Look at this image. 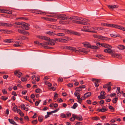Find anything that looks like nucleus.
I'll return each instance as SVG.
<instances>
[{"label":"nucleus","mask_w":125,"mask_h":125,"mask_svg":"<svg viewBox=\"0 0 125 125\" xmlns=\"http://www.w3.org/2000/svg\"><path fill=\"white\" fill-rule=\"evenodd\" d=\"M96 45L97 46H99L100 47H104L105 48H107L104 50V52L105 53H110L112 52V50L111 49L112 47L110 45L105 43H101L99 42L97 43Z\"/></svg>","instance_id":"obj_1"},{"label":"nucleus","mask_w":125,"mask_h":125,"mask_svg":"<svg viewBox=\"0 0 125 125\" xmlns=\"http://www.w3.org/2000/svg\"><path fill=\"white\" fill-rule=\"evenodd\" d=\"M29 24L24 22H16V28H21L23 29L28 30L29 29Z\"/></svg>","instance_id":"obj_2"},{"label":"nucleus","mask_w":125,"mask_h":125,"mask_svg":"<svg viewBox=\"0 0 125 125\" xmlns=\"http://www.w3.org/2000/svg\"><path fill=\"white\" fill-rule=\"evenodd\" d=\"M64 48L71 50V51H74L75 52H82L85 53H87L88 52L85 49L82 48H80L79 49V50H76V49L74 47L70 46H66Z\"/></svg>","instance_id":"obj_3"},{"label":"nucleus","mask_w":125,"mask_h":125,"mask_svg":"<svg viewBox=\"0 0 125 125\" xmlns=\"http://www.w3.org/2000/svg\"><path fill=\"white\" fill-rule=\"evenodd\" d=\"M103 25L104 26L111 27L114 28L125 31V28H124L122 26L117 25H115L114 24L107 23H104V24Z\"/></svg>","instance_id":"obj_4"},{"label":"nucleus","mask_w":125,"mask_h":125,"mask_svg":"<svg viewBox=\"0 0 125 125\" xmlns=\"http://www.w3.org/2000/svg\"><path fill=\"white\" fill-rule=\"evenodd\" d=\"M66 16V15L64 14H60L57 15V17L58 19L67 20L69 18L68 17H65Z\"/></svg>","instance_id":"obj_5"},{"label":"nucleus","mask_w":125,"mask_h":125,"mask_svg":"<svg viewBox=\"0 0 125 125\" xmlns=\"http://www.w3.org/2000/svg\"><path fill=\"white\" fill-rule=\"evenodd\" d=\"M83 28L81 29V31L87 32H90L94 33H96V31H90L88 29L89 27L87 26H83Z\"/></svg>","instance_id":"obj_6"},{"label":"nucleus","mask_w":125,"mask_h":125,"mask_svg":"<svg viewBox=\"0 0 125 125\" xmlns=\"http://www.w3.org/2000/svg\"><path fill=\"white\" fill-rule=\"evenodd\" d=\"M92 81L93 82L94 81H95V85L96 87H97L98 86L99 84V83L100 82V81L99 80L93 78L92 79Z\"/></svg>","instance_id":"obj_7"},{"label":"nucleus","mask_w":125,"mask_h":125,"mask_svg":"<svg viewBox=\"0 0 125 125\" xmlns=\"http://www.w3.org/2000/svg\"><path fill=\"white\" fill-rule=\"evenodd\" d=\"M66 31L68 33H71L72 34H75L78 36L80 35V34L79 33L76 32H72L71 30H66Z\"/></svg>","instance_id":"obj_8"},{"label":"nucleus","mask_w":125,"mask_h":125,"mask_svg":"<svg viewBox=\"0 0 125 125\" xmlns=\"http://www.w3.org/2000/svg\"><path fill=\"white\" fill-rule=\"evenodd\" d=\"M105 94V92L104 91H102L100 93L101 95L98 96V98L99 99H104L105 97L103 96Z\"/></svg>","instance_id":"obj_9"},{"label":"nucleus","mask_w":125,"mask_h":125,"mask_svg":"<svg viewBox=\"0 0 125 125\" xmlns=\"http://www.w3.org/2000/svg\"><path fill=\"white\" fill-rule=\"evenodd\" d=\"M16 111H17V113L19 114L21 117H23L24 116V114L23 113L21 112L20 110L18 109L17 106H16Z\"/></svg>","instance_id":"obj_10"},{"label":"nucleus","mask_w":125,"mask_h":125,"mask_svg":"<svg viewBox=\"0 0 125 125\" xmlns=\"http://www.w3.org/2000/svg\"><path fill=\"white\" fill-rule=\"evenodd\" d=\"M48 41L49 42L48 45L52 46L55 44V43L54 39H50Z\"/></svg>","instance_id":"obj_11"},{"label":"nucleus","mask_w":125,"mask_h":125,"mask_svg":"<svg viewBox=\"0 0 125 125\" xmlns=\"http://www.w3.org/2000/svg\"><path fill=\"white\" fill-rule=\"evenodd\" d=\"M78 20L81 21L86 22H89V21L85 18H83L81 17H78Z\"/></svg>","instance_id":"obj_12"},{"label":"nucleus","mask_w":125,"mask_h":125,"mask_svg":"<svg viewBox=\"0 0 125 125\" xmlns=\"http://www.w3.org/2000/svg\"><path fill=\"white\" fill-rule=\"evenodd\" d=\"M35 13L36 14H46V13L45 12L41 11V10H35Z\"/></svg>","instance_id":"obj_13"},{"label":"nucleus","mask_w":125,"mask_h":125,"mask_svg":"<svg viewBox=\"0 0 125 125\" xmlns=\"http://www.w3.org/2000/svg\"><path fill=\"white\" fill-rule=\"evenodd\" d=\"M20 70H16V75H17V77L18 78L20 77L22 75V73L20 72Z\"/></svg>","instance_id":"obj_14"},{"label":"nucleus","mask_w":125,"mask_h":125,"mask_svg":"<svg viewBox=\"0 0 125 125\" xmlns=\"http://www.w3.org/2000/svg\"><path fill=\"white\" fill-rule=\"evenodd\" d=\"M0 12L4 13L9 14H11L12 13V12L11 11H10L8 10H0Z\"/></svg>","instance_id":"obj_15"},{"label":"nucleus","mask_w":125,"mask_h":125,"mask_svg":"<svg viewBox=\"0 0 125 125\" xmlns=\"http://www.w3.org/2000/svg\"><path fill=\"white\" fill-rule=\"evenodd\" d=\"M117 47L119 50H123L125 49V46L123 45H118L117 46Z\"/></svg>","instance_id":"obj_16"},{"label":"nucleus","mask_w":125,"mask_h":125,"mask_svg":"<svg viewBox=\"0 0 125 125\" xmlns=\"http://www.w3.org/2000/svg\"><path fill=\"white\" fill-rule=\"evenodd\" d=\"M54 31H47L45 33L46 34H49L50 36H54L55 35L54 33Z\"/></svg>","instance_id":"obj_17"},{"label":"nucleus","mask_w":125,"mask_h":125,"mask_svg":"<svg viewBox=\"0 0 125 125\" xmlns=\"http://www.w3.org/2000/svg\"><path fill=\"white\" fill-rule=\"evenodd\" d=\"M100 39L101 40H105V41H109L111 40V39L107 38L106 37L103 36H101V37Z\"/></svg>","instance_id":"obj_18"},{"label":"nucleus","mask_w":125,"mask_h":125,"mask_svg":"<svg viewBox=\"0 0 125 125\" xmlns=\"http://www.w3.org/2000/svg\"><path fill=\"white\" fill-rule=\"evenodd\" d=\"M111 36L113 37H120V35L118 34H110Z\"/></svg>","instance_id":"obj_19"},{"label":"nucleus","mask_w":125,"mask_h":125,"mask_svg":"<svg viewBox=\"0 0 125 125\" xmlns=\"http://www.w3.org/2000/svg\"><path fill=\"white\" fill-rule=\"evenodd\" d=\"M79 24H83L84 25H89L90 23L89 22H86L84 21H79Z\"/></svg>","instance_id":"obj_20"},{"label":"nucleus","mask_w":125,"mask_h":125,"mask_svg":"<svg viewBox=\"0 0 125 125\" xmlns=\"http://www.w3.org/2000/svg\"><path fill=\"white\" fill-rule=\"evenodd\" d=\"M83 44L84 46L86 47H88L89 48V47H90V46H91L90 45V44L88 43L87 42L86 43L83 42Z\"/></svg>","instance_id":"obj_21"},{"label":"nucleus","mask_w":125,"mask_h":125,"mask_svg":"<svg viewBox=\"0 0 125 125\" xmlns=\"http://www.w3.org/2000/svg\"><path fill=\"white\" fill-rule=\"evenodd\" d=\"M43 117L42 115H39L38 117V120L40 122H42L43 121Z\"/></svg>","instance_id":"obj_22"},{"label":"nucleus","mask_w":125,"mask_h":125,"mask_svg":"<svg viewBox=\"0 0 125 125\" xmlns=\"http://www.w3.org/2000/svg\"><path fill=\"white\" fill-rule=\"evenodd\" d=\"M108 7L110 9H114L117 8V6L116 5H108Z\"/></svg>","instance_id":"obj_23"},{"label":"nucleus","mask_w":125,"mask_h":125,"mask_svg":"<svg viewBox=\"0 0 125 125\" xmlns=\"http://www.w3.org/2000/svg\"><path fill=\"white\" fill-rule=\"evenodd\" d=\"M59 22L60 24H65L68 23V21H65L60 20L59 21Z\"/></svg>","instance_id":"obj_24"},{"label":"nucleus","mask_w":125,"mask_h":125,"mask_svg":"<svg viewBox=\"0 0 125 125\" xmlns=\"http://www.w3.org/2000/svg\"><path fill=\"white\" fill-rule=\"evenodd\" d=\"M75 118H76L77 120H79L80 121H82L83 120V119L82 116L78 117L75 115Z\"/></svg>","instance_id":"obj_25"},{"label":"nucleus","mask_w":125,"mask_h":125,"mask_svg":"<svg viewBox=\"0 0 125 125\" xmlns=\"http://www.w3.org/2000/svg\"><path fill=\"white\" fill-rule=\"evenodd\" d=\"M91 94V93L90 92H88L87 93H86L84 94V95L85 96L86 95V98H87L88 97H89Z\"/></svg>","instance_id":"obj_26"},{"label":"nucleus","mask_w":125,"mask_h":125,"mask_svg":"<svg viewBox=\"0 0 125 125\" xmlns=\"http://www.w3.org/2000/svg\"><path fill=\"white\" fill-rule=\"evenodd\" d=\"M68 17L69 18L67 19V20H68V19H76V20H78V18H78V17H77V16H73L72 17H70V18H69V17Z\"/></svg>","instance_id":"obj_27"},{"label":"nucleus","mask_w":125,"mask_h":125,"mask_svg":"<svg viewBox=\"0 0 125 125\" xmlns=\"http://www.w3.org/2000/svg\"><path fill=\"white\" fill-rule=\"evenodd\" d=\"M21 42L20 41H16V47H21V46L20 44H21Z\"/></svg>","instance_id":"obj_28"},{"label":"nucleus","mask_w":125,"mask_h":125,"mask_svg":"<svg viewBox=\"0 0 125 125\" xmlns=\"http://www.w3.org/2000/svg\"><path fill=\"white\" fill-rule=\"evenodd\" d=\"M111 82H109V83H108L105 84L104 85H103V87L104 88H105L107 87L108 86L110 85Z\"/></svg>","instance_id":"obj_29"},{"label":"nucleus","mask_w":125,"mask_h":125,"mask_svg":"<svg viewBox=\"0 0 125 125\" xmlns=\"http://www.w3.org/2000/svg\"><path fill=\"white\" fill-rule=\"evenodd\" d=\"M9 122L11 124H14L15 123V122L14 121V120L12 119H8Z\"/></svg>","instance_id":"obj_30"},{"label":"nucleus","mask_w":125,"mask_h":125,"mask_svg":"<svg viewBox=\"0 0 125 125\" xmlns=\"http://www.w3.org/2000/svg\"><path fill=\"white\" fill-rule=\"evenodd\" d=\"M72 117H71L70 118V120L71 121H73L75 119V115L74 114H73L72 115Z\"/></svg>","instance_id":"obj_31"},{"label":"nucleus","mask_w":125,"mask_h":125,"mask_svg":"<svg viewBox=\"0 0 125 125\" xmlns=\"http://www.w3.org/2000/svg\"><path fill=\"white\" fill-rule=\"evenodd\" d=\"M101 35H98L96 34H94L93 35V36L94 37L100 39L101 38Z\"/></svg>","instance_id":"obj_32"},{"label":"nucleus","mask_w":125,"mask_h":125,"mask_svg":"<svg viewBox=\"0 0 125 125\" xmlns=\"http://www.w3.org/2000/svg\"><path fill=\"white\" fill-rule=\"evenodd\" d=\"M78 105L76 103H75L73 104V106L71 107V108L73 109H75L77 106Z\"/></svg>","instance_id":"obj_33"},{"label":"nucleus","mask_w":125,"mask_h":125,"mask_svg":"<svg viewBox=\"0 0 125 125\" xmlns=\"http://www.w3.org/2000/svg\"><path fill=\"white\" fill-rule=\"evenodd\" d=\"M67 42V40L66 39H60V42Z\"/></svg>","instance_id":"obj_34"},{"label":"nucleus","mask_w":125,"mask_h":125,"mask_svg":"<svg viewBox=\"0 0 125 125\" xmlns=\"http://www.w3.org/2000/svg\"><path fill=\"white\" fill-rule=\"evenodd\" d=\"M60 116L62 118H66V115L64 113H61L60 114Z\"/></svg>","instance_id":"obj_35"},{"label":"nucleus","mask_w":125,"mask_h":125,"mask_svg":"<svg viewBox=\"0 0 125 125\" xmlns=\"http://www.w3.org/2000/svg\"><path fill=\"white\" fill-rule=\"evenodd\" d=\"M115 57L118 58L119 59H121L122 58L121 55L120 54H116Z\"/></svg>","instance_id":"obj_36"},{"label":"nucleus","mask_w":125,"mask_h":125,"mask_svg":"<svg viewBox=\"0 0 125 125\" xmlns=\"http://www.w3.org/2000/svg\"><path fill=\"white\" fill-rule=\"evenodd\" d=\"M49 43V41H48L47 42H44L43 43H40V44L42 45V46H43L44 45H48Z\"/></svg>","instance_id":"obj_37"},{"label":"nucleus","mask_w":125,"mask_h":125,"mask_svg":"<svg viewBox=\"0 0 125 125\" xmlns=\"http://www.w3.org/2000/svg\"><path fill=\"white\" fill-rule=\"evenodd\" d=\"M92 119L93 120H99V118L98 117L96 116L92 117Z\"/></svg>","instance_id":"obj_38"},{"label":"nucleus","mask_w":125,"mask_h":125,"mask_svg":"<svg viewBox=\"0 0 125 125\" xmlns=\"http://www.w3.org/2000/svg\"><path fill=\"white\" fill-rule=\"evenodd\" d=\"M118 100L117 98H115L113 99L112 100V102L113 103H115Z\"/></svg>","instance_id":"obj_39"},{"label":"nucleus","mask_w":125,"mask_h":125,"mask_svg":"<svg viewBox=\"0 0 125 125\" xmlns=\"http://www.w3.org/2000/svg\"><path fill=\"white\" fill-rule=\"evenodd\" d=\"M35 92L36 93H40L42 92V90L39 88H38L36 89Z\"/></svg>","instance_id":"obj_40"},{"label":"nucleus","mask_w":125,"mask_h":125,"mask_svg":"<svg viewBox=\"0 0 125 125\" xmlns=\"http://www.w3.org/2000/svg\"><path fill=\"white\" fill-rule=\"evenodd\" d=\"M96 56L101 59H103L104 58V56H103L100 55H96Z\"/></svg>","instance_id":"obj_41"},{"label":"nucleus","mask_w":125,"mask_h":125,"mask_svg":"<svg viewBox=\"0 0 125 125\" xmlns=\"http://www.w3.org/2000/svg\"><path fill=\"white\" fill-rule=\"evenodd\" d=\"M1 98L3 100L5 101L8 99V98L6 97L5 96H2Z\"/></svg>","instance_id":"obj_42"},{"label":"nucleus","mask_w":125,"mask_h":125,"mask_svg":"<svg viewBox=\"0 0 125 125\" xmlns=\"http://www.w3.org/2000/svg\"><path fill=\"white\" fill-rule=\"evenodd\" d=\"M11 40L10 39H6L4 40V42H5L10 43L11 42Z\"/></svg>","instance_id":"obj_43"},{"label":"nucleus","mask_w":125,"mask_h":125,"mask_svg":"<svg viewBox=\"0 0 125 125\" xmlns=\"http://www.w3.org/2000/svg\"><path fill=\"white\" fill-rule=\"evenodd\" d=\"M102 112H105L107 111V109L105 108V107H104L103 108L101 109Z\"/></svg>","instance_id":"obj_44"},{"label":"nucleus","mask_w":125,"mask_h":125,"mask_svg":"<svg viewBox=\"0 0 125 125\" xmlns=\"http://www.w3.org/2000/svg\"><path fill=\"white\" fill-rule=\"evenodd\" d=\"M18 32L21 34H23V33H24V30H22L20 29H18Z\"/></svg>","instance_id":"obj_45"},{"label":"nucleus","mask_w":125,"mask_h":125,"mask_svg":"<svg viewBox=\"0 0 125 125\" xmlns=\"http://www.w3.org/2000/svg\"><path fill=\"white\" fill-rule=\"evenodd\" d=\"M56 35L58 36H63L65 35V34L63 33H57Z\"/></svg>","instance_id":"obj_46"},{"label":"nucleus","mask_w":125,"mask_h":125,"mask_svg":"<svg viewBox=\"0 0 125 125\" xmlns=\"http://www.w3.org/2000/svg\"><path fill=\"white\" fill-rule=\"evenodd\" d=\"M21 80L22 82L26 81L27 80V79L25 77H23L21 78Z\"/></svg>","instance_id":"obj_47"},{"label":"nucleus","mask_w":125,"mask_h":125,"mask_svg":"<svg viewBox=\"0 0 125 125\" xmlns=\"http://www.w3.org/2000/svg\"><path fill=\"white\" fill-rule=\"evenodd\" d=\"M43 40H47V41H48L50 39V38H49V37L44 36H43Z\"/></svg>","instance_id":"obj_48"},{"label":"nucleus","mask_w":125,"mask_h":125,"mask_svg":"<svg viewBox=\"0 0 125 125\" xmlns=\"http://www.w3.org/2000/svg\"><path fill=\"white\" fill-rule=\"evenodd\" d=\"M95 28V27H89L88 29H89V30L90 31H94V30H95L94 28Z\"/></svg>","instance_id":"obj_49"},{"label":"nucleus","mask_w":125,"mask_h":125,"mask_svg":"<svg viewBox=\"0 0 125 125\" xmlns=\"http://www.w3.org/2000/svg\"><path fill=\"white\" fill-rule=\"evenodd\" d=\"M75 90L76 91L80 92L82 90V89H81L80 87H77L76 88Z\"/></svg>","instance_id":"obj_50"},{"label":"nucleus","mask_w":125,"mask_h":125,"mask_svg":"<svg viewBox=\"0 0 125 125\" xmlns=\"http://www.w3.org/2000/svg\"><path fill=\"white\" fill-rule=\"evenodd\" d=\"M43 47L45 49H53V47H50L47 46H43Z\"/></svg>","instance_id":"obj_51"},{"label":"nucleus","mask_w":125,"mask_h":125,"mask_svg":"<svg viewBox=\"0 0 125 125\" xmlns=\"http://www.w3.org/2000/svg\"><path fill=\"white\" fill-rule=\"evenodd\" d=\"M36 37L40 39H41L43 40V36L38 35L36 36Z\"/></svg>","instance_id":"obj_52"},{"label":"nucleus","mask_w":125,"mask_h":125,"mask_svg":"<svg viewBox=\"0 0 125 125\" xmlns=\"http://www.w3.org/2000/svg\"><path fill=\"white\" fill-rule=\"evenodd\" d=\"M59 26L54 25L53 29L57 30L59 29Z\"/></svg>","instance_id":"obj_53"},{"label":"nucleus","mask_w":125,"mask_h":125,"mask_svg":"<svg viewBox=\"0 0 125 125\" xmlns=\"http://www.w3.org/2000/svg\"><path fill=\"white\" fill-rule=\"evenodd\" d=\"M95 30H97L98 31L100 30H103V29L102 27H95Z\"/></svg>","instance_id":"obj_54"},{"label":"nucleus","mask_w":125,"mask_h":125,"mask_svg":"<svg viewBox=\"0 0 125 125\" xmlns=\"http://www.w3.org/2000/svg\"><path fill=\"white\" fill-rule=\"evenodd\" d=\"M67 86L70 87H72L73 85V84L72 83H70L67 84Z\"/></svg>","instance_id":"obj_55"},{"label":"nucleus","mask_w":125,"mask_h":125,"mask_svg":"<svg viewBox=\"0 0 125 125\" xmlns=\"http://www.w3.org/2000/svg\"><path fill=\"white\" fill-rule=\"evenodd\" d=\"M38 121L37 120H35L32 121L31 122L33 124H35L37 123Z\"/></svg>","instance_id":"obj_56"},{"label":"nucleus","mask_w":125,"mask_h":125,"mask_svg":"<svg viewBox=\"0 0 125 125\" xmlns=\"http://www.w3.org/2000/svg\"><path fill=\"white\" fill-rule=\"evenodd\" d=\"M28 38L27 37L24 36H23L21 37V40L27 39H28Z\"/></svg>","instance_id":"obj_57"},{"label":"nucleus","mask_w":125,"mask_h":125,"mask_svg":"<svg viewBox=\"0 0 125 125\" xmlns=\"http://www.w3.org/2000/svg\"><path fill=\"white\" fill-rule=\"evenodd\" d=\"M96 46H91H91H90V47H89V48L96 49Z\"/></svg>","instance_id":"obj_58"},{"label":"nucleus","mask_w":125,"mask_h":125,"mask_svg":"<svg viewBox=\"0 0 125 125\" xmlns=\"http://www.w3.org/2000/svg\"><path fill=\"white\" fill-rule=\"evenodd\" d=\"M24 33H23V34H24L25 35H29V32L28 31H24Z\"/></svg>","instance_id":"obj_59"},{"label":"nucleus","mask_w":125,"mask_h":125,"mask_svg":"<svg viewBox=\"0 0 125 125\" xmlns=\"http://www.w3.org/2000/svg\"><path fill=\"white\" fill-rule=\"evenodd\" d=\"M46 84L47 85H48L50 87L52 85V84L49 82H46Z\"/></svg>","instance_id":"obj_60"},{"label":"nucleus","mask_w":125,"mask_h":125,"mask_svg":"<svg viewBox=\"0 0 125 125\" xmlns=\"http://www.w3.org/2000/svg\"><path fill=\"white\" fill-rule=\"evenodd\" d=\"M10 30H6L5 32H3V33H7L8 34H9L10 33Z\"/></svg>","instance_id":"obj_61"},{"label":"nucleus","mask_w":125,"mask_h":125,"mask_svg":"<svg viewBox=\"0 0 125 125\" xmlns=\"http://www.w3.org/2000/svg\"><path fill=\"white\" fill-rule=\"evenodd\" d=\"M60 38H55L54 39V41H55V43L56 42H60Z\"/></svg>","instance_id":"obj_62"},{"label":"nucleus","mask_w":125,"mask_h":125,"mask_svg":"<svg viewBox=\"0 0 125 125\" xmlns=\"http://www.w3.org/2000/svg\"><path fill=\"white\" fill-rule=\"evenodd\" d=\"M75 123V124L77 125H82V123L81 122H76Z\"/></svg>","instance_id":"obj_63"},{"label":"nucleus","mask_w":125,"mask_h":125,"mask_svg":"<svg viewBox=\"0 0 125 125\" xmlns=\"http://www.w3.org/2000/svg\"><path fill=\"white\" fill-rule=\"evenodd\" d=\"M40 103V101H36L35 103V105L36 106H38Z\"/></svg>","instance_id":"obj_64"}]
</instances>
